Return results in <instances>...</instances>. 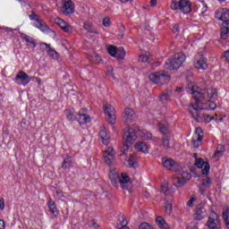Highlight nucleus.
Returning <instances> with one entry per match:
<instances>
[{
	"instance_id": "1",
	"label": "nucleus",
	"mask_w": 229,
	"mask_h": 229,
	"mask_svg": "<svg viewBox=\"0 0 229 229\" xmlns=\"http://www.w3.org/2000/svg\"><path fill=\"white\" fill-rule=\"evenodd\" d=\"M187 88V92H190L193 98V101L188 106V110L194 121L196 123H210L212 121V116L209 114H203V108L199 107V103L203 101L205 98H214L216 96V92L213 89H208L207 91H199V88L191 85Z\"/></svg>"
},
{
	"instance_id": "2",
	"label": "nucleus",
	"mask_w": 229,
	"mask_h": 229,
	"mask_svg": "<svg viewBox=\"0 0 229 229\" xmlns=\"http://www.w3.org/2000/svg\"><path fill=\"white\" fill-rule=\"evenodd\" d=\"M162 162L165 169L177 173L173 178V183L175 185V187H183L187 182L192 178V175L187 170V168H182L180 165L176 164L175 160L164 157Z\"/></svg>"
},
{
	"instance_id": "3",
	"label": "nucleus",
	"mask_w": 229,
	"mask_h": 229,
	"mask_svg": "<svg viewBox=\"0 0 229 229\" xmlns=\"http://www.w3.org/2000/svg\"><path fill=\"white\" fill-rule=\"evenodd\" d=\"M109 179L111 180V183L116 187V189L119 187V183L123 191H128V188L126 185L128 183H131V181L130 180V176L127 175L126 173H122L121 176L115 170H111L109 172Z\"/></svg>"
},
{
	"instance_id": "4",
	"label": "nucleus",
	"mask_w": 229,
	"mask_h": 229,
	"mask_svg": "<svg viewBox=\"0 0 229 229\" xmlns=\"http://www.w3.org/2000/svg\"><path fill=\"white\" fill-rule=\"evenodd\" d=\"M185 55L184 54H175L172 58L168 59V61L165 64V69L169 71H174L176 69H180L183 63L185 62Z\"/></svg>"
},
{
	"instance_id": "5",
	"label": "nucleus",
	"mask_w": 229,
	"mask_h": 229,
	"mask_svg": "<svg viewBox=\"0 0 229 229\" xmlns=\"http://www.w3.org/2000/svg\"><path fill=\"white\" fill-rule=\"evenodd\" d=\"M148 78L150 81H153V83H156L157 85H164V83H168L171 80V76L165 71L150 73Z\"/></svg>"
},
{
	"instance_id": "6",
	"label": "nucleus",
	"mask_w": 229,
	"mask_h": 229,
	"mask_svg": "<svg viewBox=\"0 0 229 229\" xmlns=\"http://www.w3.org/2000/svg\"><path fill=\"white\" fill-rule=\"evenodd\" d=\"M123 145L126 148L125 149H130V146L137 140V129L129 127L124 130L123 133Z\"/></svg>"
},
{
	"instance_id": "7",
	"label": "nucleus",
	"mask_w": 229,
	"mask_h": 229,
	"mask_svg": "<svg viewBox=\"0 0 229 229\" xmlns=\"http://www.w3.org/2000/svg\"><path fill=\"white\" fill-rule=\"evenodd\" d=\"M171 8L172 10H180L182 13H189L192 10L189 0H173Z\"/></svg>"
},
{
	"instance_id": "8",
	"label": "nucleus",
	"mask_w": 229,
	"mask_h": 229,
	"mask_svg": "<svg viewBox=\"0 0 229 229\" xmlns=\"http://www.w3.org/2000/svg\"><path fill=\"white\" fill-rule=\"evenodd\" d=\"M104 112L109 124H115V121L117 119V116L115 115V108H114L110 104H106L104 106Z\"/></svg>"
},
{
	"instance_id": "9",
	"label": "nucleus",
	"mask_w": 229,
	"mask_h": 229,
	"mask_svg": "<svg viewBox=\"0 0 229 229\" xmlns=\"http://www.w3.org/2000/svg\"><path fill=\"white\" fill-rule=\"evenodd\" d=\"M103 157L106 165H114V162H115V151L114 148L108 147L104 151Z\"/></svg>"
},
{
	"instance_id": "10",
	"label": "nucleus",
	"mask_w": 229,
	"mask_h": 229,
	"mask_svg": "<svg viewBox=\"0 0 229 229\" xmlns=\"http://www.w3.org/2000/svg\"><path fill=\"white\" fill-rule=\"evenodd\" d=\"M14 81L15 83H17V85H23L24 87H26V85H28V83L31 81V77L23 71H20L16 75Z\"/></svg>"
},
{
	"instance_id": "11",
	"label": "nucleus",
	"mask_w": 229,
	"mask_h": 229,
	"mask_svg": "<svg viewBox=\"0 0 229 229\" xmlns=\"http://www.w3.org/2000/svg\"><path fill=\"white\" fill-rule=\"evenodd\" d=\"M208 227L209 229H219V216L216 212H211L209 215Z\"/></svg>"
},
{
	"instance_id": "12",
	"label": "nucleus",
	"mask_w": 229,
	"mask_h": 229,
	"mask_svg": "<svg viewBox=\"0 0 229 229\" xmlns=\"http://www.w3.org/2000/svg\"><path fill=\"white\" fill-rule=\"evenodd\" d=\"M203 140V130L201 127H198L195 130V135L193 136V148H199Z\"/></svg>"
},
{
	"instance_id": "13",
	"label": "nucleus",
	"mask_w": 229,
	"mask_h": 229,
	"mask_svg": "<svg viewBox=\"0 0 229 229\" xmlns=\"http://www.w3.org/2000/svg\"><path fill=\"white\" fill-rule=\"evenodd\" d=\"M195 67L196 69H200L201 71H205L208 67V64H207V58H205L203 55H196Z\"/></svg>"
},
{
	"instance_id": "14",
	"label": "nucleus",
	"mask_w": 229,
	"mask_h": 229,
	"mask_svg": "<svg viewBox=\"0 0 229 229\" xmlns=\"http://www.w3.org/2000/svg\"><path fill=\"white\" fill-rule=\"evenodd\" d=\"M215 18L222 22H229V10L228 9H218L215 13Z\"/></svg>"
},
{
	"instance_id": "15",
	"label": "nucleus",
	"mask_w": 229,
	"mask_h": 229,
	"mask_svg": "<svg viewBox=\"0 0 229 229\" xmlns=\"http://www.w3.org/2000/svg\"><path fill=\"white\" fill-rule=\"evenodd\" d=\"M55 23L64 31V33H71L72 31V27L67 21L60 18L55 19Z\"/></svg>"
},
{
	"instance_id": "16",
	"label": "nucleus",
	"mask_w": 229,
	"mask_h": 229,
	"mask_svg": "<svg viewBox=\"0 0 229 229\" xmlns=\"http://www.w3.org/2000/svg\"><path fill=\"white\" fill-rule=\"evenodd\" d=\"M74 12V4L72 0H64L63 1V13L64 15H71Z\"/></svg>"
},
{
	"instance_id": "17",
	"label": "nucleus",
	"mask_w": 229,
	"mask_h": 229,
	"mask_svg": "<svg viewBox=\"0 0 229 229\" xmlns=\"http://www.w3.org/2000/svg\"><path fill=\"white\" fill-rule=\"evenodd\" d=\"M195 165H197L199 169L202 170V174L207 175L210 173V165H208V162H205L201 158L196 159Z\"/></svg>"
},
{
	"instance_id": "18",
	"label": "nucleus",
	"mask_w": 229,
	"mask_h": 229,
	"mask_svg": "<svg viewBox=\"0 0 229 229\" xmlns=\"http://www.w3.org/2000/svg\"><path fill=\"white\" fill-rule=\"evenodd\" d=\"M194 217L197 219V221H201V219H205V217H207V210L205 209V207L202 206V204L197 206Z\"/></svg>"
},
{
	"instance_id": "19",
	"label": "nucleus",
	"mask_w": 229,
	"mask_h": 229,
	"mask_svg": "<svg viewBox=\"0 0 229 229\" xmlns=\"http://www.w3.org/2000/svg\"><path fill=\"white\" fill-rule=\"evenodd\" d=\"M135 120V111L131 108H126L124 111L123 122L125 124H131Z\"/></svg>"
},
{
	"instance_id": "20",
	"label": "nucleus",
	"mask_w": 229,
	"mask_h": 229,
	"mask_svg": "<svg viewBox=\"0 0 229 229\" xmlns=\"http://www.w3.org/2000/svg\"><path fill=\"white\" fill-rule=\"evenodd\" d=\"M75 121H78L80 124H87V123H90V116L85 114V110H81L75 116Z\"/></svg>"
},
{
	"instance_id": "21",
	"label": "nucleus",
	"mask_w": 229,
	"mask_h": 229,
	"mask_svg": "<svg viewBox=\"0 0 229 229\" xmlns=\"http://www.w3.org/2000/svg\"><path fill=\"white\" fill-rule=\"evenodd\" d=\"M40 47L43 50L44 49L47 50L48 56H50L51 58H54V60H58V52L51 48V45L47 43H41Z\"/></svg>"
},
{
	"instance_id": "22",
	"label": "nucleus",
	"mask_w": 229,
	"mask_h": 229,
	"mask_svg": "<svg viewBox=\"0 0 229 229\" xmlns=\"http://www.w3.org/2000/svg\"><path fill=\"white\" fill-rule=\"evenodd\" d=\"M220 38L226 40L229 38V22H223L220 29Z\"/></svg>"
},
{
	"instance_id": "23",
	"label": "nucleus",
	"mask_w": 229,
	"mask_h": 229,
	"mask_svg": "<svg viewBox=\"0 0 229 229\" xmlns=\"http://www.w3.org/2000/svg\"><path fill=\"white\" fill-rule=\"evenodd\" d=\"M20 37L23 42H26L27 46H32V47H37V41L30 36L26 35L25 33H21Z\"/></svg>"
},
{
	"instance_id": "24",
	"label": "nucleus",
	"mask_w": 229,
	"mask_h": 229,
	"mask_svg": "<svg viewBox=\"0 0 229 229\" xmlns=\"http://www.w3.org/2000/svg\"><path fill=\"white\" fill-rule=\"evenodd\" d=\"M198 6V12L200 13V15H205L208 10V5L205 1H199L197 4Z\"/></svg>"
},
{
	"instance_id": "25",
	"label": "nucleus",
	"mask_w": 229,
	"mask_h": 229,
	"mask_svg": "<svg viewBox=\"0 0 229 229\" xmlns=\"http://www.w3.org/2000/svg\"><path fill=\"white\" fill-rule=\"evenodd\" d=\"M135 149L141 151V153H149V148H148V145L144 141L137 142Z\"/></svg>"
},
{
	"instance_id": "26",
	"label": "nucleus",
	"mask_w": 229,
	"mask_h": 229,
	"mask_svg": "<svg viewBox=\"0 0 229 229\" xmlns=\"http://www.w3.org/2000/svg\"><path fill=\"white\" fill-rule=\"evenodd\" d=\"M99 138L101 139L103 144L108 145V143L110 142V136H108V133L105 129H101L99 132Z\"/></svg>"
},
{
	"instance_id": "27",
	"label": "nucleus",
	"mask_w": 229,
	"mask_h": 229,
	"mask_svg": "<svg viewBox=\"0 0 229 229\" xmlns=\"http://www.w3.org/2000/svg\"><path fill=\"white\" fill-rule=\"evenodd\" d=\"M172 94H173L172 90H169V89L164 90L159 96V100L162 101V103H165V101H169V98H171Z\"/></svg>"
},
{
	"instance_id": "28",
	"label": "nucleus",
	"mask_w": 229,
	"mask_h": 229,
	"mask_svg": "<svg viewBox=\"0 0 229 229\" xmlns=\"http://www.w3.org/2000/svg\"><path fill=\"white\" fill-rule=\"evenodd\" d=\"M159 131L164 135H167L169 133V123L167 122H161L158 123Z\"/></svg>"
},
{
	"instance_id": "29",
	"label": "nucleus",
	"mask_w": 229,
	"mask_h": 229,
	"mask_svg": "<svg viewBox=\"0 0 229 229\" xmlns=\"http://www.w3.org/2000/svg\"><path fill=\"white\" fill-rule=\"evenodd\" d=\"M156 223L160 229L169 228V226L167 225V223H165V220H164V217L162 216H157L156 219Z\"/></svg>"
},
{
	"instance_id": "30",
	"label": "nucleus",
	"mask_w": 229,
	"mask_h": 229,
	"mask_svg": "<svg viewBox=\"0 0 229 229\" xmlns=\"http://www.w3.org/2000/svg\"><path fill=\"white\" fill-rule=\"evenodd\" d=\"M202 110H216L217 108V105L215 102L208 100L207 103L202 105Z\"/></svg>"
},
{
	"instance_id": "31",
	"label": "nucleus",
	"mask_w": 229,
	"mask_h": 229,
	"mask_svg": "<svg viewBox=\"0 0 229 229\" xmlns=\"http://www.w3.org/2000/svg\"><path fill=\"white\" fill-rule=\"evenodd\" d=\"M127 165L128 167H131L135 169L139 164H137V157L136 156H131L129 159L127 160Z\"/></svg>"
},
{
	"instance_id": "32",
	"label": "nucleus",
	"mask_w": 229,
	"mask_h": 229,
	"mask_svg": "<svg viewBox=\"0 0 229 229\" xmlns=\"http://www.w3.org/2000/svg\"><path fill=\"white\" fill-rule=\"evenodd\" d=\"M124 56H126V51H124V48L123 47L117 48L114 58H116L117 60H124Z\"/></svg>"
},
{
	"instance_id": "33",
	"label": "nucleus",
	"mask_w": 229,
	"mask_h": 229,
	"mask_svg": "<svg viewBox=\"0 0 229 229\" xmlns=\"http://www.w3.org/2000/svg\"><path fill=\"white\" fill-rule=\"evenodd\" d=\"M72 165V157L71 156L66 157V158L63 161L62 167L63 169H69Z\"/></svg>"
},
{
	"instance_id": "34",
	"label": "nucleus",
	"mask_w": 229,
	"mask_h": 229,
	"mask_svg": "<svg viewBox=\"0 0 229 229\" xmlns=\"http://www.w3.org/2000/svg\"><path fill=\"white\" fill-rule=\"evenodd\" d=\"M225 151H226V148L223 145H217L214 157H217V158H219V157H223V153H225Z\"/></svg>"
},
{
	"instance_id": "35",
	"label": "nucleus",
	"mask_w": 229,
	"mask_h": 229,
	"mask_svg": "<svg viewBox=\"0 0 229 229\" xmlns=\"http://www.w3.org/2000/svg\"><path fill=\"white\" fill-rule=\"evenodd\" d=\"M165 209L168 216H171V213L173 212V203L171 200H167V198L165 199Z\"/></svg>"
},
{
	"instance_id": "36",
	"label": "nucleus",
	"mask_w": 229,
	"mask_h": 229,
	"mask_svg": "<svg viewBox=\"0 0 229 229\" xmlns=\"http://www.w3.org/2000/svg\"><path fill=\"white\" fill-rule=\"evenodd\" d=\"M48 208L54 216H58V210L56 209V205H55V202L52 200H49L48 202Z\"/></svg>"
},
{
	"instance_id": "37",
	"label": "nucleus",
	"mask_w": 229,
	"mask_h": 229,
	"mask_svg": "<svg viewBox=\"0 0 229 229\" xmlns=\"http://www.w3.org/2000/svg\"><path fill=\"white\" fill-rule=\"evenodd\" d=\"M36 28H38V30H41V31H47V25H46V23L40 21L38 19H36Z\"/></svg>"
},
{
	"instance_id": "38",
	"label": "nucleus",
	"mask_w": 229,
	"mask_h": 229,
	"mask_svg": "<svg viewBox=\"0 0 229 229\" xmlns=\"http://www.w3.org/2000/svg\"><path fill=\"white\" fill-rule=\"evenodd\" d=\"M64 114L68 121H76V116L74 117V114L70 109H66Z\"/></svg>"
},
{
	"instance_id": "39",
	"label": "nucleus",
	"mask_w": 229,
	"mask_h": 229,
	"mask_svg": "<svg viewBox=\"0 0 229 229\" xmlns=\"http://www.w3.org/2000/svg\"><path fill=\"white\" fill-rule=\"evenodd\" d=\"M117 47L111 45L107 47V52L110 54L111 56L115 58V55H117Z\"/></svg>"
},
{
	"instance_id": "40",
	"label": "nucleus",
	"mask_w": 229,
	"mask_h": 229,
	"mask_svg": "<svg viewBox=\"0 0 229 229\" xmlns=\"http://www.w3.org/2000/svg\"><path fill=\"white\" fill-rule=\"evenodd\" d=\"M84 30H86V31H89V33H98L97 30H94V26H92V23H84Z\"/></svg>"
},
{
	"instance_id": "41",
	"label": "nucleus",
	"mask_w": 229,
	"mask_h": 229,
	"mask_svg": "<svg viewBox=\"0 0 229 229\" xmlns=\"http://www.w3.org/2000/svg\"><path fill=\"white\" fill-rule=\"evenodd\" d=\"M139 61L142 62L143 64H148V62H149V53L147 52L140 55Z\"/></svg>"
},
{
	"instance_id": "42",
	"label": "nucleus",
	"mask_w": 229,
	"mask_h": 229,
	"mask_svg": "<svg viewBox=\"0 0 229 229\" xmlns=\"http://www.w3.org/2000/svg\"><path fill=\"white\" fill-rule=\"evenodd\" d=\"M222 217L224 221H229V208L225 207L224 208V210L222 212Z\"/></svg>"
},
{
	"instance_id": "43",
	"label": "nucleus",
	"mask_w": 229,
	"mask_h": 229,
	"mask_svg": "<svg viewBox=\"0 0 229 229\" xmlns=\"http://www.w3.org/2000/svg\"><path fill=\"white\" fill-rule=\"evenodd\" d=\"M141 137L145 140H151L153 135L151 134V132L144 131V132H142Z\"/></svg>"
},
{
	"instance_id": "44",
	"label": "nucleus",
	"mask_w": 229,
	"mask_h": 229,
	"mask_svg": "<svg viewBox=\"0 0 229 229\" xmlns=\"http://www.w3.org/2000/svg\"><path fill=\"white\" fill-rule=\"evenodd\" d=\"M163 148H165V149H171V143L169 142L168 139H163Z\"/></svg>"
},
{
	"instance_id": "45",
	"label": "nucleus",
	"mask_w": 229,
	"mask_h": 229,
	"mask_svg": "<svg viewBox=\"0 0 229 229\" xmlns=\"http://www.w3.org/2000/svg\"><path fill=\"white\" fill-rule=\"evenodd\" d=\"M161 191L162 192L167 196V191H169V185L167 183L162 184L161 185Z\"/></svg>"
},
{
	"instance_id": "46",
	"label": "nucleus",
	"mask_w": 229,
	"mask_h": 229,
	"mask_svg": "<svg viewBox=\"0 0 229 229\" xmlns=\"http://www.w3.org/2000/svg\"><path fill=\"white\" fill-rule=\"evenodd\" d=\"M139 229H153V227H151V225H149V224L144 222L141 223Z\"/></svg>"
},
{
	"instance_id": "47",
	"label": "nucleus",
	"mask_w": 229,
	"mask_h": 229,
	"mask_svg": "<svg viewBox=\"0 0 229 229\" xmlns=\"http://www.w3.org/2000/svg\"><path fill=\"white\" fill-rule=\"evenodd\" d=\"M103 26H105V28H109V26H110V19L108 17L104 18V20H103Z\"/></svg>"
},
{
	"instance_id": "48",
	"label": "nucleus",
	"mask_w": 229,
	"mask_h": 229,
	"mask_svg": "<svg viewBox=\"0 0 229 229\" xmlns=\"http://www.w3.org/2000/svg\"><path fill=\"white\" fill-rule=\"evenodd\" d=\"M210 183H211L210 178L204 179L202 182V185H204L205 187H209Z\"/></svg>"
},
{
	"instance_id": "49",
	"label": "nucleus",
	"mask_w": 229,
	"mask_h": 229,
	"mask_svg": "<svg viewBox=\"0 0 229 229\" xmlns=\"http://www.w3.org/2000/svg\"><path fill=\"white\" fill-rule=\"evenodd\" d=\"M212 121H223V117H221L220 115H218L217 114H216L214 116L211 117Z\"/></svg>"
},
{
	"instance_id": "50",
	"label": "nucleus",
	"mask_w": 229,
	"mask_h": 229,
	"mask_svg": "<svg viewBox=\"0 0 229 229\" xmlns=\"http://www.w3.org/2000/svg\"><path fill=\"white\" fill-rule=\"evenodd\" d=\"M173 33H180V26L175 24L173 28Z\"/></svg>"
},
{
	"instance_id": "51",
	"label": "nucleus",
	"mask_w": 229,
	"mask_h": 229,
	"mask_svg": "<svg viewBox=\"0 0 229 229\" xmlns=\"http://www.w3.org/2000/svg\"><path fill=\"white\" fill-rule=\"evenodd\" d=\"M0 210H4V199H0Z\"/></svg>"
},
{
	"instance_id": "52",
	"label": "nucleus",
	"mask_w": 229,
	"mask_h": 229,
	"mask_svg": "<svg viewBox=\"0 0 229 229\" xmlns=\"http://www.w3.org/2000/svg\"><path fill=\"white\" fill-rule=\"evenodd\" d=\"M6 228V224L4 223V220L0 219V229Z\"/></svg>"
},
{
	"instance_id": "53",
	"label": "nucleus",
	"mask_w": 229,
	"mask_h": 229,
	"mask_svg": "<svg viewBox=\"0 0 229 229\" xmlns=\"http://www.w3.org/2000/svg\"><path fill=\"white\" fill-rule=\"evenodd\" d=\"M123 36H124V27L122 26V27L120 28V34H119V37H120V38H123Z\"/></svg>"
},
{
	"instance_id": "54",
	"label": "nucleus",
	"mask_w": 229,
	"mask_h": 229,
	"mask_svg": "<svg viewBox=\"0 0 229 229\" xmlns=\"http://www.w3.org/2000/svg\"><path fill=\"white\" fill-rule=\"evenodd\" d=\"M222 58H225V60L229 61V50L225 51L222 55Z\"/></svg>"
},
{
	"instance_id": "55",
	"label": "nucleus",
	"mask_w": 229,
	"mask_h": 229,
	"mask_svg": "<svg viewBox=\"0 0 229 229\" xmlns=\"http://www.w3.org/2000/svg\"><path fill=\"white\" fill-rule=\"evenodd\" d=\"M4 30H5V31H8V32H11V33H13V31H18L19 30L17 29H12V28H8V27H6Z\"/></svg>"
},
{
	"instance_id": "56",
	"label": "nucleus",
	"mask_w": 229,
	"mask_h": 229,
	"mask_svg": "<svg viewBox=\"0 0 229 229\" xmlns=\"http://www.w3.org/2000/svg\"><path fill=\"white\" fill-rule=\"evenodd\" d=\"M193 203H194V198H191L188 200L187 205L188 207H192Z\"/></svg>"
},
{
	"instance_id": "57",
	"label": "nucleus",
	"mask_w": 229,
	"mask_h": 229,
	"mask_svg": "<svg viewBox=\"0 0 229 229\" xmlns=\"http://www.w3.org/2000/svg\"><path fill=\"white\" fill-rule=\"evenodd\" d=\"M157 3H158V0H150V6L152 7L157 6Z\"/></svg>"
},
{
	"instance_id": "58",
	"label": "nucleus",
	"mask_w": 229,
	"mask_h": 229,
	"mask_svg": "<svg viewBox=\"0 0 229 229\" xmlns=\"http://www.w3.org/2000/svg\"><path fill=\"white\" fill-rule=\"evenodd\" d=\"M30 21H35V19H37V14H35L34 13H32L30 15Z\"/></svg>"
},
{
	"instance_id": "59",
	"label": "nucleus",
	"mask_w": 229,
	"mask_h": 229,
	"mask_svg": "<svg viewBox=\"0 0 229 229\" xmlns=\"http://www.w3.org/2000/svg\"><path fill=\"white\" fill-rule=\"evenodd\" d=\"M95 58H97V60L95 61V64H99V62H101V57L98 55H95Z\"/></svg>"
},
{
	"instance_id": "60",
	"label": "nucleus",
	"mask_w": 229,
	"mask_h": 229,
	"mask_svg": "<svg viewBox=\"0 0 229 229\" xmlns=\"http://www.w3.org/2000/svg\"><path fill=\"white\" fill-rule=\"evenodd\" d=\"M187 229H198V225H188Z\"/></svg>"
},
{
	"instance_id": "61",
	"label": "nucleus",
	"mask_w": 229,
	"mask_h": 229,
	"mask_svg": "<svg viewBox=\"0 0 229 229\" xmlns=\"http://www.w3.org/2000/svg\"><path fill=\"white\" fill-rule=\"evenodd\" d=\"M91 226H93V228H98L99 226V225H98V223H96V222H93L91 224Z\"/></svg>"
},
{
	"instance_id": "62",
	"label": "nucleus",
	"mask_w": 229,
	"mask_h": 229,
	"mask_svg": "<svg viewBox=\"0 0 229 229\" xmlns=\"http://www.w3.org/2000/svg\"><path fill=\"white\" fill-rule=\"evenodd\" d=\"M227 229H229V220H224Z\"/></svg>"
},
{
	"instance_id": "63",
	"label": "nucleus",
	"mask_w": 229,
	"mask_h": 229,
	"mask_svg": "<svg viewBox=\"0 0 229 229\" xmlns=\"http://www.w3.org/2000/svg\"><path fill=\"white\" fill-rule=\"evenodd\" d=\"M182 88H176L177 92H182Z\"/></svg>"
},
{
	"instance_id": "64",
	"label": "nucleus",
	"mask_w": 229,
	"mask_h": 229,
	"mask_svg": "<svg viewBox=\"0 0 229 229\" xmlns=\"http://www.w3.org/2000/svg\"><path fill=\"white\" fill-rule=\"evenodd\" d=\"M37 81H38V85H40V83H42V80H40V79H37Z\"/></svg>"
}]
</instances>
